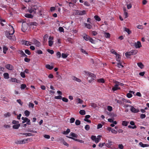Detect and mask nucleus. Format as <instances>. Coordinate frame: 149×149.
<instances>
[{
	"label": "nucleus",
	"mask_w": 149,
	"mask_h": 149,
	"mask_svg": "<svg viewBox=\"0 0 149 149\" xmlns=\"http://www.w3.org/2000/svg\"><path fill=\"white\" fill-rule=\"evenodd\" d=\"M138 51L136 50H132L125 53V56L128 58H130V56L132 55H135L137 53Z\"/></svg>",
	"instance_id": "obj_2"
},
{
	"label": "nucleus",
	"mask_w": 149,
	"mask_h": 149,
	"mask_svg": "<svg viewBox=\"0 0 149 149\" xmlns=\"http://www.w3.org/2000/svg\"><path fill=\"white\" fill-rule=\"evenodd\" d=\"M5 67L6 68L10 70H12L13 69V66L10 64L6 65H5Z\"/></svg>",
	"instance_id": "obj_7"
},
{
	"label": "nucleus",
	"mask_w": 149,
	"mask_h": 149,
	"mask_svg": "<svg viewBox=\"0 0 149 149\" xmlns=\"http://www.w3.org/2000/svg\"><path fill=\"white\" fill-rule=\"evenodd\" d=\"M95 19L98 21H100L101 20V19L98 15H95L94 17Z\"/></svg>",
	"instance_id": "obj_34"
},
{
	"label": "nucleus",
	"mask_w": 149,
	"mask_h": 149,
	"mask_svg": "<svg viewBox=\"0 0 149 149\" xmlns=\"http://www.w3.org/2000/svg\"><path fill=\"white\" fill-rule=\"evenodd\" d=\"M86 14V11L85 10L80 11V15H81Z\"/></svg>",
	"instance_id": "obj_60"
},
{
	"label": "nucleus",
	"mask_w": 149,
	"mask_h": 149,
	"mask_svg": "<svg viewBox=\"0 0 149 149\" xmlns=\"http://www.w3.org/2000/svg\"><path fill=\"white\" fill-rule=\"evenodd\" d=\"M5 34L7 38H8V37H9V36H10L11 35V34L8 31H6L5 32Z\"/></svg>",
	"instance_id": "obj_39"
},
{
	"label": "nucleus",
	"mask_w": 149,
	"mask_h": 149,
	"mask_svg": "<svg viewBox=\"0 0 149 149\" xmlns=\"http://www.w3.org/2000/svg\"><path fill=\"white\" fill-rule=\"evenodd\" d=\"M17 101L21 106L22 105L23 102L21 100L19 99L17 100Z\"/></svg>",
	"instance_id": "obj_49"
},
{
	"label": "nucleus",
	"mask_w": 149,
	"mask_h": 149,
	"mask_svg": "<svg viewBox=\"0 0 149 149\" xmlns=\"http://www.w3.org/2000/svg\"><path fill=\"white\" fill-rule=\"evenodd\" d=\"M85 129L87 131H88L90 129V126L88 125H86L85 127Z\"/></svg>",
	"instance_id": "obj_56"
},
{
	"label": "nucleus",
	"mask_w": 149,
	"mask_h": 149,
	"mask_svg": "<svg viewBox=\"0 0 149 149\" xmlns=\"http://www.w3.org/2000/svg\"><path fill=\"white\" fill-rule=\"evenodd\" d=\"M26 87V85L25 84H22L21 85V88L22 89H24Z\"/></svg>",
	"instance_id": "obj_59"
},
{
	"label": "nucleus",
	"mask_w": 149,
	"mask_h": 149,
	"mask_svg": "<svg viewBox=\"0 0 149 149\" xmlns=\"http://www.w3.org/2000/svg\"><path fill=\"white\" fill-rule=\"evenodd\" d=\"M25 53L29 55H30L31 54L30 52L28 49H26L25 50Z\"/></svg>",
	"instance_id": "obj_58"
},
{
	"label": "nucleus",
	"mask_w": 149,
	"mask_h": 149,
	"mask_svg": "<svg viewBox=\"0 0 149 149\" xmlns=\"http://www.w3.org/2000/svg\"><path fill=\"white\" fill-rule=\"evenodd\" d=\"M60 139H61V141H63V143L64 145L66 146L67 147H68L69 146V144L68 143H67L66 142L64 141V140L63 139L61 138Z\"/></svg>",
	"instance_id": "obj_27"
},
{
	"label": "nucleus",
	"mask_w": 149,
	"mask_h": 149,
	"mask_svg": "<svg viewBox=\"0 0 149 149\" xmlns=\"http://www.w3.org/2000/svg\"><path fill=\"white\" fill-rule=\"evenodd\" d=\"M3 53L6 54V51L8 50V48L6 46H4L3 47Z\"/></svg>",
	"instance_id": "obj_28"
},
{
	"label": "nucleus",
	"mask_w": 149,
	"mask_h": 149,
	"mask_svg": "<svg viewBox=\"0 0 149 149\" xmlns=\"http://www.w3.org/2000/svg\"><path fill=\"white\" fill-rule=\"evenodd\" d=\"M130 111L132 112L136 113L139 111V109H136L134 107L131 106Z\"/></svg>",
	"instance_id": "obj_5"
},
{
	"label": "nucleus",
	"mask_w": 149,
	"mask_h": 149,
	"mask_svg": "<svg viewBox=\"0 0 149 149\" xmlns=\"http://www.w3.org/2000/svg\"><path fill=\"white\" fill-rule=\"evenodd\" d=\"M33 42L37 47H39L41 45L40 42L36 39H33Z\"/></svg>",
	"instance_id": "obj_6"
},
{
	"label": "nucleus",
	"mask_w": 149,
	"mask_h": 149,
	"mask_svg": "<svg viewBox=\"0 0 149 149\" xmlns=\"http://www.w3.org/2000/svg\"><path fill=\"white\" fill-rule=\"evenodd\" d=\"M62 98V96L60 95L55 97V98L56 99H61Z\"/></svg>",
	"instance_id": "obj_57"
},
{
	"label": "nucleus",
	"mask_w": 149,
	"mask_h": 149,
	"mask_svg": "<svg viewBox=\"0 0 149 149\" xmlns=\"http://www.w3.org/2000/svg\"><path fill=\"white\" fill-rule=\"evenodd\" d=\"M108 143H107L105 144V145L108 148H110L111 146L112 145V144H111L112 143V141L111 140H108Z\"/></svg>",
	"instance_id": "obj_10"
},
{
	"label": "nucleus",
	"mask_w": 149,
	"mask_h": 149,
	"mask_svg": "<svg viewBox=\"0 0 149 149\" xmlns=\"http://www.w3.org/2000/svg\"><path fill=\"white\" fill-rule=\"evenodd\" d=\"M127 96L129 98H131L132 96V94L130 93H128L127 94Z\"/></svg>",
	"instance_id": "obj_64"
},
{
	"label": "nucleus",
	"mask_w": 149,
	"mask_h": 149,
	"mask_svg": "<svg viewBox=\"0 0 149 149\" xmlns=\"http://www.w3.org/2000/svg\"><path fill=\"white\" fill-rule=\"evenodd\" d=\"M70 132V130L69 129H68L66 131H64L63 132L64 134H68Z\"/></svg>",
	"instance_id": "obj_23"
},
{
	"label": "nucleus",
	"mask_w": 149,
	"mask_h": 149,
	"mask_svg": "<svg viewBox=\"0 0 149 149\" xmlns=\"http://www.w3.org/2000/svg\"><path fill=\"white\" fill-rule=\"evenodd\" d=\"M25 16L26 17L32 18L33 17V16L31 14H26L25 15Z\"/></svg>",
	"instance_id": "obj_19"
},
{
	"label": "nucleus",
	"mask_w": 149,
	"mask_h": 149,
	"mask_svg": "<svg viewBox=\"0 0 149 149\" xmlns=\"http://www.w3.org/2000/svg\"><path fill=\"white\" fill-rule=\"evenodd\" d=\"M107 109L109 111H111L112 110V107L111 106H108Z\"/></svg>",
	"instance_id": "obj_62"
},
{
	"label": "nucleus",
	"mask_w": 149,
	"mask_h": 149,
	"mask_svg": "<svg viewBox=\"0 0 149 149\" xmlns=\"http://www.w3.org/2000/svg\"><path fill=\"white\" fill-rule=\"evenodd\" d=\"M81 51L82 53H83L86 54H88V53L85 50H84L82 49H81Z\"/></svg>",
	"instance_id": "obj_61"
},
{
	"label": "nucleus",
	"mask_w": 149,
	"mask_h": 149,
	"mask_svg": "<svg viewBox=\"0 0 149 149\" xmlns=\"http://www.w3.org/2000/svg\"><path fill=\"white\" fill-rule=\"evenodd\" d=\"M87 75L88 76L87 79L90 83H92L95 79V75L93 74L90 72H88L86 73Z\"/></svg>",
	"instance_id": "obj_1"
},
{
	"label": "nucleus",
	"mask_w": 149,
	"mask_h": 149,
	"mask_svg": "<svg viewBox=\"0 0 149 149\" xmlns=\"http://www.w3.org/2000/svg\"><path fill=\"white\" fill-rule=\"evenodd\" d=\"M29 139H25L22 140V143H27V141Z\"/></svg>",
	"instance_id": "obj_45"
},
{
	"label": "nucleus",
	"mask_w": 149,
	"mask_h": 149,
	"mask_svg": "<svg viewBox=\"0 0 149 149\" xmlns=\"http://www.w3.org/2000/svg\"><path fill=\"white\" fill-rule=\"evenodd\" d=\"M120 89V87H116L115 86H114L113 87L112 89L113 91H116L118 89Z\"/></svg>",
	"instance_id": "obj_54"
},
{
	"label": "nucleus",
	"mask_w": 149,
	"mask_h": 149,
	"mask_svg": "<svg viewBox=\"0 0 149 149\" xmlns=\"http://www.w3.org/2000/svg\"><path fill=\"white\" fill-rule=\"evenodd\" d=\"M48 36L47 34H46L43 37L44 38V42H43L44 43L45 42H46L47 41V39L48 38Z\"/></svg>",
	"instance_id": "obj_29"
},
{
	"label": "nucleus",
	"mask_w": 149,
	"mask_h": 149,
	"mask_svg": "<svg viewBox=\"0 0 149 149\" xmlns=\"http://www.w3.org/2000/svg\"><path fill=\"white\" fill-rule=\"evenodd\" d=\"M123 102H127L130 103H131V102L130 100H127L125 99H123L122 100Z\"/></svg>",
	"instance_id": "obj_51"
},
{
	"label": "nucleus",
	"mask_w": 149,
	"mask_h": 149,
	"mask_svg": "<svg viewBox=\"0 0 149 149\" xmlns=\"http://www.w3.org/2000/svg\"><path fill=\"white\" fill-rule=\"evenodd\" d=\"M79 113L82 115H84L86 114V112L84 110H81L79 112Z\"/></svg>",
	"instance_id": "obj_25"
},
{
	"label": "nucleus",
	"mask_w": 149,
	"mask_h": 149,
	"mask_svg": "<svg viewBox=\"0 0 149 149\" xmlns=\"http://www.w3.org/2000/svg\"><path fill=\"white\" fill-rule=\"evenodd\" d=\"M20 125V124H18L14 125L13 126V127L14 129H18Z\"/></svg>",
	"instance_id": "obj_12"
},
{
	"label": "nucleus",
	"mask_w": 149,
	"mask_h": 149,
	"mask_svg": "<svg viewBox=\"0 0 149 149\" xmlns=\"http://www.w3.org/2000/svg\"><path fill=\"white\" fill-rule=\"evenodd\" d=\"M24 113L26 116L28 117L29 115L30 114V112L26 110L24 111Z\"/></svg>",
	"instance_id": "obj_30"
},
{
	"label": "nucleus",
	"mask_w": 149,
	"mask_h": 149,
	"mask_svg": "<svg viewBox=\"0 0 149 149\" xmlns=\"http://www.w3.org/2000/svg\"><path fill=\"white\" fill-rule=\"evenodd\" d=\"M23 44L26 46L31 45V44L29 43V42L28 41L24 40L23 41Z\"/></svg>",
	"instance_id": "obj_21"
},
{
	"label": "nucleus",
	"mask_w": 149,
	"mask_h": 149,
	"mask_svg": "<svg viewBox=\"0 0 149 149\" xmlns=\"http://www.w3.org/2000/svg\"><path fill=\"white\" fill-rule=\"evenodd\" d=\"M66 136V137H68V138L71 139H73V140H74V141H78L79 140V139H75L74 138H73V137H72L69 136Z\"/></svg>",
	"instance_id": "obj_50"
},
{
	"label": "nucleus",
	"mask_w": 149,
	"mask_h": 149,
	"mask_svg": "<svg viewBox=\"0 0 149 149\" xmlns=\"http://www.w3.org/2000/svg\"><path fill=\"white\" fill-rule=\"evenodd\" d=\"M72 78L73 80L76 81L77 82H80L81 81V80L80 79L74 76H73L72 77Z\"/></svg>",
	"instance_id": "obj_14"
},
{
	"label": "nucleus",
	"mask_w": 149,
	"mask_h": 149,
	"mask_svg": "<svg viewBox=\"0 0 149 149\" xmlns=\"http://www.w3.org/2000/svg\"><path fill=\"white\" fill-rule=\"evenodd\" d=\"M124 31L127 32L128 34H130L132 33L131 31L129 29L126 27L124 28Z\"/></svg>",
	"instance_id": "obj_16"
},
{
	"label": "nucleus",
	"mask_w": 149,
	"mask_h": 149,
	"mask_svg": "<svg viewBox=\"0 0 149 149\" xmlns=\"http://www.w3.org/2000/svg\"><path fill=\"white\" fill-rule=\"evenodd\" d=\"M11 81L13 82H17L18 83V80L17 79L15 78H11L10 80Z\"/></svg>",
	"instance_id": "obj_26"
},
{
	"label": "nucleus",
	"mask_w": 149,
	"mask_h": 149,
	"mask_svg": "<svg viewBox=\"0 0 149 149\" xmlns=\"http://www.w3.org/2000/svg\"><path fill=\"white\" fill-rule=\"evenodd\" d=\"M28 11L30 13H32L33 12H34V13H36V12L34 11L33 9V8H32V7L31 6V8L30 9L29 8L28 10Z\"/></svg>",
	"instance_id": "obj_20"
},
{
	"label": "nucleus",
	"mask_w": 149,
	"mask_h": 149,
	"mask_svg": "<svg viewBox=\"0 0 149 149\" xmlns=\"http://www.w3.org/2000/svg\"><path fill=\"white\" fill-rule=\"evenodd\" d=\"M23 134L24 135H25L26 136H33V134L32 133H23V134Z\"/></svg>",
	"instance_id": "obj_32"
},
{
	"label": "nucleus",
	"mask_w": 149,
	"mask_h": 149,
	"mask_svg": "<svg viewBox=\"0 0 149 149\" xmlns=\"http://www.w3.org/2000/svg\"><path fill=\"white\" fill-rule=\"evenodd\" d=\"M97 81L99 83H104V79L103 78H101L98 79L97 80Z\"/></svg>",
	"instance_id": "obj_33"
},
{
	"label": "nucleus",
	"mask_w": 149,
	"mask_h": 149,
	"mask_svg": "<svg viewBox=\"0 0 149 149\" xmlns=\"http://www.w3.org/2000/svg\"><path fill=\"white\" fill-rule=\"evenodd\" d=\"M49 46L50 47H51L53 44V41L49 40L48 41Z\"/></svg>",
	"instance_id": "obj_52"
},
{
	"label": "nucleus",
	"mask_w": 149,
	"mask_h": 149,
	"mask_svg": "<svg viewBox=\"0 0 149 149\" xmlns=\"http://www.w3.org/2000/svg\"><path fill=\"white\" fill-rule=\"evenodd\" d=\"M68 55L67 54L62 53L61 54L62 57L63 58H66L68 56Z\"/></svg>",
	"instance_id": "obj_35"
},
{
	"label": "nucleus",
	"mask_w": 149,
	"mask_h": 149,
	"mask_svg": "<svg viewBox=\"0 0 149 149\" xmlns=\"http://www.w3.org/2000/svg\"><path fill=\"white\" fill-rule=\"evenodd\" d=\"M13 33L11 34V35L7 38L12 40H14L15 39V37L13 35Z\"/></svg>",
	"instance_id": "obj_9"
},
{
	"label": "nucleus",
	"mask_w": 149,
	"mask_h": 149,
	"mask_svg": "<svg viewBox=\"0 0 149 149\" xmlns=\"http://www.w3.org/2000/svg\"><path fill=\"white\" fill-rule=\"evenodd\" d=\"M58 30L60 32H64V30L63 28L62 27H60L58 28Z\"/></svg>",
	"instance_id": "obj_47"
},
{
	"label": "nucleus",
	"mask_w": 149,
	"mask_h": 149,
	"mask_svg": "<svg viewBox=\"0 0 149 149\" xmlns=\"http://www.w3.org/2000/svg\"><path fill=\"white\" fill-rule=\"evenodd\" d=\"M90 37L88 36L87 35H85V36H83V38L86 41H87L89 40Z\"/></svg>",
	"instance_id": "obj_17"
},
{
	"label": "nucleus",
	"mask_w": 149,
	"mask_h": 149,
	"mask_svg": "<svg viewBox=\"0 0 149 149\" xmlns=\"http://www.w3.org/2000/svg\"><path fill=\"white\" fill-rule=\"evenodd\" d=\"M32 7L33 8V10H36L38 9L39 10L38 13H39L40 16H42V14L41 13L42 10L41 8H40L39 6H37L36 5L32 6Z\"/></svg>",
	"instance_id": "obj_4"
},
{
	"label": "nucleus",
	"mask_w": 149,
	"mask_h": 149,
	"mask_svg": "<svg viewBox=\"0 0 149 149\" xmlns=\"http://www.w3.org/2000/svg\"><path fill=\"white\" fill-rule=\"evenodd\" d=\"M89 40L92 43L95 44V41L91 38L90 37Z\"/></svg>",
	"instance_id": "obj_42"
},
{
	"label": "nucleus",
	"mask_w": 149,
	"mask_h": 149,
	"mask_svg": "<svg viewBox=\"0 0 149 149\" xmlns=\"http://www.w3.org/2000/svg\"><path fill=\"white\" fill-rule=\"evenodd\" d=\"M22 140H17L16 141H15V143L17 144H22Z\"/></svg>",
	"instance_id": "obj_46"
},
{
	"label": "nucleus",
	"mask_w": 149,
	"mask_h": 149,
	"mask_svg": "<svg viewBox=\"0 0 149 149\" xmlns=\"http://www.w3.org/2000/svg\"><path fill=\"white\" fill-rule=\"evenodd\" d=\"M129 123V122L126 121H122V125L124 126H127V125Z\"/></svg>",
	"instance_id": "obj_24"
},
{
	"label": "nucleus",
	"mask_w": 149,
	"mask_h": 149,
	"mask_svg": "<svg viewBox=\"0 0 149 149\" xmlns=\"http://www.w3.org/2000/svg\"><path fill=\"white\" fill-rule=\"evenodd\" d=\"M24 61L26 62H29L30 61V59L27 57H25L24 59Z\"/></svg>",
	"instance_id": "obj_63"
},
{
	"label": "nucleus",
	"mask_w": 149,
	"mask_h": 149,
	"mask_svg": "<svg viewBox=\"0 0 149 149\" xmlns=\"http://www.w3.org/2000/svg\"><path fill=\"white\" fill-rule=\"evenodd\" d=\"M28 24L26 22H23L22 24V30L23 32H25L27 29L28 27Z\"/></svg>",
	"instance_id": "obj_3"
},
{
	"label": "nucleus",
	"mask_w": 149,
	"mask_h": 149,
	"mask_svg": "<svg viewBox=\"0 0 149 149\" xmlns=\"http://www.w3.org/2000/svg\"><path fill=\"white\" fill-rule=\"evenodd\" d=\"M85 26L88 29H91V28L92 27L89 24L85 23Z\"/></svg>",
	"instance_id": "obj_37"
},
{
	"label": "nucleus",
	"mask_w": 149,
	"mask_h": 149,
	"mask_svg": "<svg viewBox=\"0 0 149 149\" xmlns=\"http://www.w3.org/2000/svg\"><path fill=\"white\" fill-rule=\"evenodd\" d=\"M4 77L5 79H8L9 78V75L8 73H5L3 74Z\"/></svg>",
	"instance_id": "obj_13"
},
{
	"label": "nucleus",
	"mask_w": 149,
	"mask_h": 149,
	"mask_svg": "<svg viewBox=\"0 0 149 149\" xmlns=\"http://www.w3.org/2000/svg\"><path fill=\"white\" fill-rule=\"evenodd\" d=\"M47 51L49 53L52 54L54 53V51L53 50H51L49 49H47Z\"/></svg>",
	"instance_id": "obj_41"
},
{
	"label": "nucleus",
	"mask_w": 149,
	"mask_h": 149,
	"mask_svg": "<svg viewBox=\"0 0 149 149\" xmlns=\"http://www.w3.org/2000/svg\"><path fill=\"white\" fill-rule=\"evenodd\" d=\"M28 24L29 25H35L36 26L37 25V23L36 22H29Z\"/></svg>",
	"instance_id": "obj_31"
},
{
	"label": "nucleus",
	"mask_w": 149,
	"mask_h": 149,
	"mask_svg": "<svg viewBox=\"0 0 149 149\" xmlns=\"http://www.w3.org/2000/svg\"><path fill=\"white\" fill-rule=\"evenodd\" d=\"M62 99L63 101V102H67L68 101V99L67 98H66L65 97L62 98Z\"/></svg>",
	"instance_id": "obj_55"
},
{
	"label": "nucleus",
	"mask_w": 149,
	"mask_h": 149,
	"mask_svg": "<svg viewBox=\"0 0 149 149\" xmlns=\"http://www.w3.org/2000/svg\"><path fill=\"white\" fill-rule=\"evenodd\" d=\"M20 54L24 57H26L27 56L24 53L22 50L20 51Z\"/></svg>",
	"instance_id": "obj_36"
},
{
	"label": "nucleus",
	"mask_w": 149,
	"mask_h": 149,
	"mask_svg": "<svg viewBox=\"0 0 149 149\" xmlns=\"http://www.w3.org/2000/svg\"><path fill=\"white\" fill-rule=\"evenodd\" d=\"M110 52L111 53H112L113 54H115L116 55H118V54H117L116 52L115 51V50H114V49H111V51H110Z\"/></svg>",
	"instance_id": "obj_40"
},
{
	"label": "nucleus",
	"mask_w": 149,
	"mask_h": 149,
	"mask_svg": "<svg viewBox=\"0 0 149 149\" xmlns=\"http://www.w3.org/2000/svg\"><path fill=\"white\" fill-rule=\"evenodd\" d=\"M77 100L78 101V103L82 104L83 102V101L79 98H77Z\"/></svg>",
	"instance_id": "obj_53"
},
{
	"label": "nucleus",
	"mask_w": 149,
	"mask_h": 149,
	"mask_svg": "<svg viewBox=\"0 0 149 149\" xmlns=\"http://www.w3.org/2000/svg\"><path fill=\"white\" fill-rule=\"evenodd\" d=\"M116 61L118 62H120V56L118 54V55H116Z\"/></svg>",
	"instance_id": "obj_38"
},
{
	"label": "nucleus",
	"mask_w": 149,
	"mask_h": 149,
	"mask_svg": "<svg viewBox=\"0 0 149 149\" xmlns=\"http://www.w3.org/2000/svg\"><path fill=\"white\" fill-rule=\"evenodd\" d=\"M91 105L94 108H95L97 107V105L94 103H91Z\"/></svg>",
	"instance_id": "obj_43"
},
{
	"label": "nucleus",
	"mask_w": 149,
	"mask_h": 149,
	"mask_svg": "<svg viewBox=\"0 0 149 149\" xmlns=\"http://www.w3.org/2000/svg\"><path fill=\"white\" fill-rule=\"evenodd\" d=\"M45 67L50 70H52L53 68V67L52 66H51L49 64L46 65Z\"/></svg>",
	"instance_id": "obj_18"
},
{
	"label": "nucleus",
	"mask_w": 149,
	"mask_h": 149,
	"mask_svg": "<svg viewBox=\"0 0 149 149\" xmlns=\"http://www.w3.org/2000/svg\"><path fill=\"white\" fill-rule=\"evenodd\" d=\"M20 75L21 77L23 78H24L25 77V73L24 72H21L20 73Z\"/></svg>",
	"instance_id": "obj_48"
},
{
	"label": "nucleus",
	"mask_w": 149,
	"mask_h": 149,
	"mask_svg": "<svg viewBox=\"0 0 149 149\" xmlns=\"http://www.w3.org/2000/svg\"><path fill=\"white\" fill-rule=\"evenodd\" d=\"M104 33L105 37L108 38L110 37V34L109 33L104 32Z\"/></svg>",
	"instance_id": "obj_15"
},
{
	"label": "nucleus",
	"mask_w": 149,
	"mask_h": 149,
	"mask_svg": "<svg viewBox=\"0 0 149 149\" xmlns=\"http://www.w3.org/2000/svg\"><path fill=\"white\" fill-rule=\"evenodd\" d=\"M70 135L71 136H72V137L73 138H77L78 136L77 134L72 132L70 133Z\"/></svg>",
	"instance_id": "obj_11"
},
{
	"label": "nucleus",
	"mask_w": 149,
	"mask_h": 149,
	"mask_svg": "<svg viewBox=\"0 0 149 149\" xmlns=\"http://www.w3.org/2000/svg\"><path fill=\"white\" fill-rule=\"evenodd\" d=\"M76 125H79L80 124V121L79 120H77L75 122Z\"/></svg>",
	"instance_id": "obj_44"
},
{
	"label": "nucleus",
	"mask_w": 149,
	"mask_h": 149,
	"mask_svg": "<svg viewBox=\"0 0 149 149\" xmlns=\"http://www.w3.org/2000/svg\"><path fill=\"white\" fill-rule=\"evenodd\" d=\"M135 47L137 48H139L141 47V43L140 41H138L137 42L135 43Z\"/></svg>",
	"instance_id": "obj_8"
},
{
	"label": "nucleus",
	"mask_w": 149,
	"mask_h": 149,
	"mask_svg": "<svg viewBox=\"0 0 149 149\" xmlns=\"http://www.w3.org/2000/svg\"><path fill=\"white\" fill-rule=\"evenodd\" d=\"M137 65L141 69H142L143 68L144 65L141 62L138 63Z\"/></svg>",
	"instance_id": "obj_22"
}]
</instances>
